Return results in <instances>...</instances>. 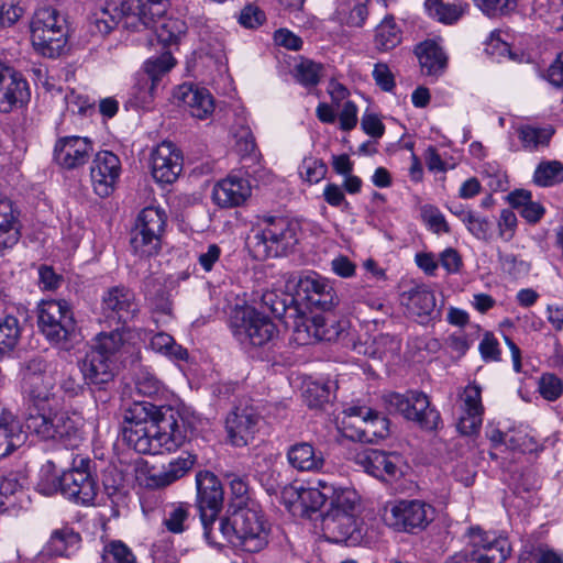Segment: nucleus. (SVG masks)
<instances>
[{
	"label": "nucleus",
	"instance_id": "59",
	"mask_svg": "<svg viewBox=\"0 0 563 563\" xmlns=\"http://www.w3.org/2000/svg\"><path fill=\"white\" fill-rule=\"evenodd\" d=\"M501 269L514 278H520L529 274L531 264L511 253H498Z\"/></svg>",
	"mask_w": 563,
	"mask_h": 563
},
{
	"label": "nucleus",
	"instance_id": "26",
	"mask_svg": "<svg viewBox=\"0 0 563 563\" xmlns=\"http://www.w3.org/2000/svg\"><path fill=\"white\" fill-rule=\"evenodd\" d=\"M175 98L199 120H205L214 111V100L208 89L194 85H180Z\"/></svg>",
	"mask_w": 563,
	"mask_h": 563
},
{
	"label": "nucleus",
	"instance_id": "16",
	"mask_svg": "<svg viewBox=\"0 0 563 563\" xmlns=\"http://www.w3.org/2000/svg\"><path fill=\"white\" fill-rule=\"evenodd\" d=\"M121 175L120 158L109 151L96 154L90 166V179L92 189L101 198L111 196Z\"/></svg>",
	"mask_w": 563,
	"mask_h": 563
},
{
	"label": "nucleus",
	"instance_id": "55",
	"mask_svg": "<svg viewBox=\"0 0 563 563\" xmlns=\"http://www.w3.org/2000/svg\"><path fill=\"white\" fill-rule=\"evenodd\" d=\"M23 494V487L16 474L10 473L0 481V506L9 509L16 505L18 495Z\"/></svg>",
	"mask_w": 563,
	"mask_h": 563
},
{
	"label": "nucleus",
	"instance_id": "46",
	"mask_svg": "<svg viewBox=\"0 0 563 563\" xmlns=\"http://www.w3.org/2000/svg\"><path fill=\"white\" fill-rule=\"evenodd\" d=\"M21 336L19 319L8 313L0 319V355L14 350Z\"/></svg>",
	"mask_w": 563,
	"mask_h": 563
},
{
	"label": "nucleus",
	"instance_id": "20",
	"mask_svg": "<svg viewBox=\"0 0 563 563\" xmlns=\"http://www.w3.org/2000/svg\"><path fill=\"white\" fill-rule=\"evenodd\" d=\"M151 170L159 184H172L178 178L183 170V159L172 142L164 141L152 151Z\"/></svg>",
	"mask_w": 563,
	"mask_h": 563
},
{
	"label": "nucleus",
	"instance_id": "56",
	"mask_svg": "<svg viewBox=\"0 0 563 563\" xmlns=\"http://www.w3.org/2000/svg\"><path fill=\"white\" fill-rule=\"evenodd\" d=\"M322 74V65L311 59H301L295 66L296 79L306 87L316 86Z\"/></svg>",
	"mask_w": 563,
	"mask_h": 563
},
{
	"label": "nucleus",
	"instance_id": "50",
	"mask_svg": "<svg viewBox=\"0 0 563 563\" xmlns=\"http://www.w3.org/2000/svg\"><path fill=\"white\" fill-rule=\"evenodd\" d=\"M131 246L134 253L141 257L155 255L161 249V235L155 233L152 235L134 228L131 236Z\"/></svg>",
	"mask_w": 563,
	"mask_h": 563
},
{
	"label": "nucleus",
	"instance_id": "45",
	"mask_svg": "<svg viewBox=\"0 0 563 563\" xmlns=\"http://www.w3.org/2000/svg\"><path fill=\"white\" fill-rule=\"evenodd\" d=\"M400 351V341L389 334H379L365 347L364 354L372 358L388 360Z\"/></svg>",
	"mask_w": 563,
	"mask_h": 563
},
{
	"label": "nucleus",
	"instance_id": "57",
	"mask_svg": "<svg viewBox=\"0 0 563 563\" xmlns=\"http://www.w3.org/2000/svg\"><path fill=\"white\" fill-rule=\"evenodd\" d=\"M420 214L424 224L435 234L450 233L451 229L443 213L433 205H423Z\"/></svg>",
	"mask_w": 563,
	"mask_h": 563
},
{
	"label": "nucleus",
	"instance_id": "52",
	"mask_svg": "<svg viewBox=\"0 0 563 563\" xmlns=\"http://www.w3.org/2000/svg\"><path fill=\"white\" fill-rule=\"evenodd\" d=\"M533 180L541 187H550L563 181V165L558 161L542 162L534 170Z\"/></svg>",
	"mask_w": 563,
	"mask_h": 563
},
{
	"label": "nucleus",
	"instance_id": "49",
	"mask_svg": "<svg viewBox=\"0 0 563 563\" xmlns=\"http://www.w3.org/2000/svg\"><path fill=\"white\" fill-rule=\"evenodd\" d=\"M124 345L123 332L117 328L111 332H101L95 339V344L91 346L104 356H109L114 361V356L121 351Z\"/></svg>",
	"mask_w": 563,
	"mask_h": 563
},
{
	"label": "nucleus",
	"instance_id": "25",
	"mask_svg": "<svg viewBox=\"0 0 563 563\" xmlns=\"http://www.w3.org/2000/svg\"><path fill=\"white\" fill-rule=\"evenodd\" d=\"M483 413L482 389L475 383L470 384L462 395V415L457 422L460 433L463 435L477 433L483 423Z\"/></svg>",
	"mask_w": 563,
	"mask_h": 563
},
{
	"label": "nucleus",
	"instance_id": "17",
	"mask_svg": "<svg viewBox=\"0 0 563 563\" xmlns=\"http://www.w3.org/2000/svg\"><path fill=\"white\" fill-rule=\"evenodd\" d=\"M101 311L107 319L125 324L139 311L134 292L123 285L109 287L101 297Z\"/></svg>",
	"mask_w": 563,
	"mask_h": 563
},
{
	"label": "nucleus",
	"instance_id": "15",
	"mask_svg": "<svg viewBox=\"0 0 563 563\" xmlns=\"http://www.w3.org/2000/svg\"><path fill=\"white\" fill-rule=\"evenodd\" d=\"M435 509L423 500L402 499L386 510V521L398 531L415 532L433 521Z\"/></svg>",
	"mask_w": 563,
	"mask_h": 563
},
{
	"label": "nucleus",
	"instance_id": "51",
	"mask_svg": "<svg viewBox=\"0 0 563 563\" xmlns=\"http://www.w3.org/2000/svg\"><path fill=\"white\" fill-rule=\"evenodd\" d=\"M317 322L321 323L318 329V341H339L344 340L349 332V322L345 320L327 319L323 316H317Z\"/></svg>",
	"mask_w": 563,
	"mask_h": 563
},
{
	"label": "nucleus",
	"instance_id": "13",
	"mask_svg": "<svg viewBox=\"0 0 563 563\" xmlns=\"http://www.w3.org/2000/svg\"><path fill=\"white\" fill-rule=\"evenodd\" d=\"M296 300L309 310L329 311L339 302L332 283L316 272L301 274L295 283Z\"/></svg>",
	"mask_w": 563,
	"mask_h": 563
},
{
	"label": "nucleus",
	"instance_id": "14",
	"mask_svg": "<svg viewBox=\"0 0 563 563\" xmlns=\"http://www.w3.org/2000/svg\"><path fill=\"white\" fill-rule=\"evenodd\" d=\"M254 240L257 252L269 257L282 256L297 243V225L285 218H268Z\"/></svg>",
	"mask_w": 563,
	"mask_h": 563
},
{
	"label": "nucleus",
	"instance_id": "23",
	"mask_svg": "<svg viewBox=\"0 0 563 563\" xmlns=\"http://www.w3.org/2000/svg\"><path fill=\"white\" fill-rule=\"evenodd\" d=\"M252 195L250 180L236 174H230L216 183L212 189V200L221 208L242 206Z\"/></svg>",
	"mask_w": 563,
	"mask_h": 563
},
{
	"label": "nucleus",
	"instance_id": "21",
	"mask_svg": "<svg viewBox=\"0 0 563 563\" xmlns=\"http://www.w3.org/2000/svg\"><path fill=\"white\" fill-rule=\"evenodd\" d=\"M29 97V85L23 76L0 63V112H11L26 102Z\"/></svg>",
	"mask_w": 563,
	"mask_h": 563
},
{
	"label": "nucleus",
	"instance_id": "2",
	"mask_svg": "<svg viewBox=\"0 0 563 563\" xmlns=\"http://www.w3.org/2000/svg\"><path fill=\"white\" fill-rule=\"evenodd\" d=\"M298 501L302 512L309 517L329 501V509L320 514L321 530L329 541L355 544L362 539L356 516L360 504L356 490L319 479L317 486L298 490Z\"/></svg>",
	"mask_w": 563,
	"mask_h": 563
},
{
	"label": "nucleus",
	"instance_id": "10",
	"mask_svg": "<svg viewBox=\"0 0 563 563\" xmlns=\"http://www.w3.org/2000/svg\"><path fill=\"white\" fill-rule=\"evenodd\" d=\"M343 412V434L353 441L372 443L385 439L389 433L388 420L372 408L350 406Z\"/></svg>",
	"mask_w": 563,
	"mask_h": 563
},
{
	"label": "nucleus",
	"instance_id": "47",
	"mask_svg": "<svg viewBox=\"0 0 563 563\" xmlns=\"http://www.w3.org/2000/svg\"><path fill=\"white\" fill-rule=\"evenodd\" d=\"M165 223L166 217L163 210L147 207L140 212L134 228L142 230V232L151 233L152 235L155 233L162 236Z\"/></svg>",
	"mask_w": 563,
	"mask_h": 563
},
{
	"label": "nucleus",
	"instance_id": "27",
	"mask_svg": "<svg viewBox=\"0 0 563 563\" xmlns=\"http://www.w3.org/2000/svg\"><path fill=\"white\" fill-rule=\"evenodd\" d=\"M80 371L86 383L103 385L114 376V361L91 347L80 363Z\"/></svg>",
	"mask_w": 563,
	"mask_h": 563
},
{
	"label": "nucleus",
	"instance_id": "44",
	"mask_svg": "<svg viewBox=\"0 0 563 563\" xmlns=\"http://www.w3.org/2000/svg\"><path fill=\"white\" fill-rule=\"evenodd\" d=\"M159 86L150 81L148 77L135 76V82L131 89L130 101L140 108H150L158 93Z\"/></svg>",
	"mask_w": 563,
	"mask_h": 563
},
{
	"label": "nucleus",
	"instance_id": "43",
	"mask_svg": "<svg viewBox=\"0 0 563 563\" xmlns=\"http://www.w3.org/2000/svg\"><path fill=\"white\" fill-rule=\"evenodd\" d=\"M150 346L154 352L174 361H186L188 358V351L177 344L174 338L165 332L153 334Z\"/></svg>",
	"mask_w": 563,
	"mask_h": 563
},
{
	"label": "nucleus",
	"instance_id": "48",
	"mask_svg": "<svg viewBox=\"0 0 563 563\" xmlns=\"http://www.w3.org/2000/svg\"><path fill=\"white\" fill-rule=\"evenodd\" d=\"M36 488L44 496L62 493V474L53 462L47 461L42 465Z\"/></svg>",
	"mask_w": 563,
	"mask_h": 563
},
{
	"label": "nucleus",
	"instance_id": "11",
	"mask_svg": "<svg viewBox=\"0 0 563 563\" xmlns=\"http://www.w3.org/2000/svg\"><path fill=\"white\" fill-rule=\"evenodd\" d=\"M197 499L203 533L208 541L214 542L213 525L223 506V488L220 479L209 471L196 474Z\"/></svg>",
	"mask_w": 563,
	"mask_h": 563
},
{
	"label": "nucleus",
	"instance_id": "31",
	"mask_svg": "<svg viewBox=\"0 0 563 563\" xmlns=\"http://www.w3.org/2000/svg\"><path fill=\"white\" fill-rule=\"evenodd\" d=\"M290 465L300 472L320 471L324 465L323 453L308 442L291 445L287 452Z\"/></svg>",
	"mask_w": 563,
	"mask_h": 563
},
{
	"label": "nucleus",
	"instance_id": "1",
	"mask_svg": "<svg viewBox=\"0 0 563 563\" xmlns=\"http://www.w3.org/2000/svg\"><path fill=\"white\" fill-rule=\"evenodd\" d=\"M122 434L134 451L152 455L173 453L187 439L181 418L147 401L134 402L125 410Z\"/></svg>",
	"mask_w": 563,
	"mask_h": 563
},
{
	"label": "nucleus",
	"instance_id": "60",
	"mask_svg": "<svg viewBox=\"0 0 563 563\" xmlns=\"http://www.w3.org/2000/svg\"><path fill=\"white\" fill-rule=\"evenodd\" d=\"M473 2L490 18L508 14L517 7V0H473Z\"/></svg>",
	"mask_w": 563,
	"mask_h": 563
},
{
	"label": "nucleus",
	"instance_id": "4",
	"mask_svg": "<svg viewBox=\"0 0 563 563\" xmlns=\"http://www.w3.org/2000/svg\"><path fill=\"white\" fill-rule=\"evenodd\" d=\"M167 7V0H122L120 11L126 29L154 30L158 42L170 45L180 38L186 26L178 19L165 18Z\"/></svg>",
	"mask_w": 563,
	"mask_h": 563
},
{
	"label": "nucleus",
	"instance_id": "37",
	"mask_svg": "<svg viewBox=\"0 0 563 563\" xmlns=\"http://www.w3.org/2000/svg\"><path fill=\"white\" fill-rule=\"evenodd\" d=\"M532 14L552 30L563 31V0H533Z\"/></svg>",
	"mask_w": 563,
	"mask_h": 563
},
{
	"label": "nucleus",
	"instance_id": "9",
	"mask_svg": "<svg viewBox=\"0 0 563 563\" xmlns=\"http://www.w3.org/2000/svg\"><path fill=\"white\" fill-rule=\"evenodd\" d=\"M510 554L508 540L481 528L470 530L468 545L449 556L445 563H504Z\"/></svg>",
	"mask_w": 563,
	"mask_h": 563
},
{
	"label": "nucleus",
	"instance_id": "34",
	"mask_svg": "<svg viewBox=\"0 0 563 563\" xmlns=\"http://www.w3.org/2000/svg\"><path fill=\"white\" fill-rule=\"evenodd\" d=\"M144 294L148 307L156 314L172 316L173 301L168 286L161 278H148L144 283Z\"/></svg>",
	"mask_w": 563,
	"mask_h": 563
},
{
	"label": "nucleus",
	"instance_id": "35",
	"mask_svg": "<svg viewBox=\"0 0 563 563\" xmlns=\"http://www.w3.org/2000/svg\"><path fill=\"white\" fill-rule=\"evenodd\" d=\"M80 541L79 533L65 526L52 532L44 551L51 556H70L79 548Z\"/></svg>",
	"mask_w": 563,
	"mask_h": 563
},
{
	"label": "nucleus",
	"instance_id": "33",
	"mask_svg": "<svg viewBox=\"0 0 563 563\" xmlns=\"http://www.w3.org/2000/svg\"><path fill=\"white\" fill-rule=\"evenodd\" d=\"M19 212L8 199L0 200V247L9 249L20 240Z\"/></svg>",
	"mask_w": 563,
	"mask_h": 563
},
{
	"label": "nucleus",
	"instance_id": "38",
	"mask_svg": "<svg viewBox=\"0 0 563 563\" xmlns=\"http://www.w3.org/2000/svg\"><path fill=\"white\" fill-rule=\"evenodd\" d=\"M191 506L187 503H170L165 506L163 526L168 532L179 534L188 529Z\"/></svg>",
	"mask_w": 563,
	"mask_h": 563
},
{
	"label": "nucleus",
	"instance_id": "61",
	"mask_svg": "<svg viewBox=\"0 0 563 563\" xmlns=\"http://www.w3.org/2000/svg\"><path fill=\"white\" fill-rule=\"evenodd\" d=\"M327 170V165L313 157H306L299 167L301 178L309 184H317L322 180Z\"/></svg>",
	"mask_w": 563,
	"mask_h": 563
},
{
	"label": "nucleus",
	"instance_id": "53",
	"mask_svg": "<svg viewBox=\"0 0 563 563\" xmlns=\"http://www.w3.org/2000/svg\"><path fill=\"white\" fill-rule=\"evenodd\" d=\"M101 563H136V558L124 542L111 540L103 545Z\"/></svg>",
	"mask_w": 563,
	"mask_h": 563
},
{
	"label": "nucleus",
	"instance_id": "29",
	"mask_svg": "<svg viewBox=\"0 0 563 563\" xmlns=\"http://www.w3.org/2000/svg\"><path fill=\"white\" fill-rule=\"evenodd\" d=\"M400 300L410 314L420 318V322L431 319L435 311V296L426 285H418L404 291Z\"/></svg>",
	"mask_w": 563,
	"mask_h": 563
},
{
	"label": "nucleus",
	"instance_id": "7",
	"mask_svg": "<svg viewBox=\"0 0 563 563\" xmlns=\"http://www.w3.org/2000/svg\"><path fill=\"white\" fill-rule=\"evenodd\" d=\"M56 366L43 358H32L22 368V390L30 412L49 409L55 402Z\"/></svg>",
	"mask_w": 563,
	"mask_h": 563
},
{
	"label": "nucleus",
	"instance_id": "3",
	"mask_svg": "<svg viewBox=\"0 0 563 563\" xmlns=\"http://www.w3.org/2000/svg\"><path fill=\"white\" fill-rule=\"evenodd\" d=\"M219 531L234 547L249 553H257L266 548L271 527L260 505L247 501L239 505L219 522Z\"/></svg>",
	"mask_w": 563,
	"mask_h": 563
},
{
	"label": "nucleus",
	"instance_id": "54",
	"mask_svg": "<svg viewBox=\"0 0 563 563\" xmlns=\"http://www.w3.org/2000/svg\"><path fill=\"white\" fill-rule=\"evenodd\" d=\"M518 134L523 148L527 151H534L548 145L550 137L552 136V131L549 129H539L527 125L520 128Z\"/></svg>",
	"mask_w": 563,
	"mask_h": 563
},
{
	"label": "nucleus",
	"instance_id": "12",
	"mask_svg": "<svg viewBox=\"0 0 563 563\" xmlns=\"http://www.w3.org/2000/svg\"><path fill=\"white\" fill-rule=\"evenodd\" d=\"M383 400L390 413H400L427 430L438 428L440 413L430 406L426 394L412 390L406 395L388 393L383 396Z\"/></svg>",
	"mask_w": 563,
	"mask_h": 563
},
{
	"label": "nucleus",
	"instance_id": "40",
	"mask_svg": "<svg viewBox=\"0 0 563 563\" xmlns=\"http://www.w3.org/2000/svg\"><path fill=\"white\" fill-rule=\"evenodd\" d=\"M64 21L59 18L57 11L51 7L36 10L31 21V40L42 43L46 30L63 26Z\"/></svg>",
	"mask_w": 563,
	"mask_h": 563
},
{
	"label": "nucleus",
	"instance_id": "6",
	"mask_svg": "<svg viewBox=\"0 0 563 563\" xmlns=\"http://www.w3.org/2000/svg\"><path fill=\"white\" fill-rule=\"evenodd\" d=\"M37 324L42 334L55 346L69 351L80 341V333L69 303L44 300L38 306Z\"/></svg>",
	"mask_w": 563,
	"mask_h": 563
},
{
	"label": "nucleus",
	"instance_id": "22",
	"mask_svg": "<svg viewBox=\"0 0 563 563\" xmlns=\"http://www.w3.org/2000/svg\"><path fill=\"white\" fill-rule=\"evenodd\" d=\"M92 152L93 146L89 139L75 135L64 136L55 143L54 158L59 166L75 169L84 166Z\"/></svg>",
	"mask_w": 563,
	"mask_h": 563
},
{
	"label": "nucleus",
	"instance_id": "32",
	"mask_svg": "<svg viewBox=\"0 0 563 563\" xmlns=\"http://www.w3.org/2000/svg\"><path fill=\"white\" fill-rule=\"evenodd\" d=\"M24 439L20 421L10 411L0 408V459L11 454Z\"/></svg>",
	"mask_w": 563,
	"mask_h": 563
},
{
	"label": "nucleus",
	"instance_id": "28",
	"mask_svg": "<svg viewBox=\"0 0 563 563\" xmlns=\"http://www.w3.org/2000/svg\"><path fill=\"white\" fill-rule=\"evenodd\" d=\"M195 462V455L183 452L178 457L164 465L162 470H153L148 475L147 485L155 488L166 487L185 476L192 468Z\"/></svg>",
	"mask_w": 563,
	"mask_h": 563
},
{
	"label": "nucleus",
	"instance_id": "30",
	"mask_svg": "<svg viewBox=\"0 0 563 563\" xmlns=\"http://www.w3.org/2000/svg\"><path fill=\"white\" fill-rule=\"evenodd\" d=\"M422 74L427 76H441L448 65V56L442 47L434 41L428 40L416 47Z\"/></svg>",
	"mask_w": 563,
	"mask_h": 563
},
{
	"label": "nucleus",
	"instance_id": "62",
	"mask_svg": "<svg viewBox=\"0 0 563 563\" xmlns=\"http://www.w3.org/2000/svg\"><path fill=\"white\" fill-rule=\"evenodd\" d=\"M539 391L544 399L554 401L563 394V382L556 375L545 373L539 379Z\"/></svg>",
	"mask_w": 563,
	"mask_h": 563
},
{
	"label": "nucleus",
	"instance_id": "36",
	"mask_svg": "<svg viewBox=\"0 0 563 563\" xmlns=\"http://www.w3.org/2000/svg\"><path fill=\"white\" fill-rule=\"evenodd\" d=\"M424 5L430 16L445 24L455 23L470 9L468 3L461 0H426Z\"/></svg>",
	"mask_w": 563,
	"mask_h": 563
},
{
	"label": "nucleus",
	"instance_id": "24",
	"mask_svg": "<svg viewBox=\"0 0 563 563\" xmlns=\"http://www.w3.org/2000/svg\"><path fill=\"white\" fill-rule=\"evenodd\" d=\"M356 462L366 473L377 478H396L401 474V457L396 453L368 449L357 454Z\"/></svg>",
	"mask_w": 563,
	"mask_h": 563
},
{
	"label": "nucleus",
	"instance_id": "41",
	"mask_svg": "<svg viewBox=\"0 0 563 563\" xmlns=\"http://www.w3.org/2000/svg\"><path fill=\"white\" fill-rule=\"evenodd\" d=\"M67 43L65 27L58 26L46 30L42 43L32 40L34 48L43 56L54 58L60 55Z\"/></svg>",
	"mask_w": 563,
	"mask_h": 563
},
{
	"label": "nucleus",
	"instance_id": "18",
	"mask_svg": "<svg viewBox=\"0 0 563 563\" xmlns=\"http://www.w3.org/2000/svg\"><path fill=\"white\" fill-rule=\"evenodd\" d=\"M261 416L251 406L235 407L225 419V430L230 443L245 446L254 440L258 431Z\"/></svg>",
	"mask_w": 563,
	"mask_h": 563
},
{
	"label": "nucleus",
	"instance_id": "19",
	"mask_svg": "<svg viewBox=\"0 0 563 563\" xmlns=\"http://www.w3.org/2000/svg\"><path fill=\"white\" fill-rule=\"evenodd\" d=\"M98 494V485L91 474L76 467L62 474V495L68 500L82 506L93 504Z\"/></svg>",
	"mask_w": 563,
	"mask_h": 563
},
{
	"label": "nucleus",
	"instance_id": "5",
	"mask_svg": "<svg viewBox=\"0 0 563 563\" xmlns=\"http://www.w3.org/2000/svg\"><path fill=\"white\" fill-rule=\"evenodd\" d=\"M26 429L43 441H49L65 449H76L84 441L85 420L77 411L44 409L29 412Z\"/></svg>",
	"mask_w": 563,
	"mask_h": 563
},
{
	"label": "nucleus",
	"instance_id": "64",
	"mask_svg": "<svg viewBox=\"0 0 563 563\" xmlns=\"http://www.w3.org/2000/svg\"><path fill=\"white\" fill-rule=\"evenodd\" d=\"M286 301L283 294L273 290L263 292L261 298L262 306L278 318L285 316L289 310Z\"/></svg>",
	"mask_w": 563,
	"mask_h": 563
},
{
	"label": "nucleus",
	"instance_id": "8",
	"mask_svg": "<svg viewBox=\"0 0 563 563\" xmlns=\"http://www.w3.org/2000/svg\"><path fill=\"white\" fill-rule=\"evenodd\" d=\"M233 336L244 346H264L278 334L273 320L251 306H236L230 316Z\"/></svg>",
	"mask_w": 563,
	"mask_h": 563
},
{
	"label": "nucleus",
	"instance_id": "63",
	"mask_svg": "<svg viewBox=\"0 0 563 563\" xmlns=\"http://www.w3.org/2000/svg\"><path fill=\"white\" fill-rule=\"evenodd\" d=\"M468 232L478 240L487 241L490 236L492 222L474 211L464 223Z\"/></svg>",
	"mask_w": 563,
	"mask_h": 563
},
{
	"label": "nucleus",
	"instance_id": "42",
	"mask_svg": "<svg viewBox=\"0 0 563 563\" xmlns=\"http://www.w3.org/2000/svg\"><path fill=\"white\" fill-rule=\"evenodd\" d=\"M401 42V30L393 18L384 19L375 31V46L378 51L387 52Z\"/></svg>",
	"mask_w": 563,
	"mask_h": 563
},
{
	"label": "nucleus",
	"instance_id": "39",
	"mask_svg": "<svg viewBox=\"0 0 563 563\" xmlns=\"http://www.w3.org/2000/svg\"><path fill=\"white\" fill-rule=\"evenodd\" d=\"M176 60L169 52H165L159 56L150 57L143 64L142 70L139 71L142 77H148V80L162 86L163 78L175 66Z\"/></svg>",
	"mask_w": 563,
	"mask_h": 563
},
{
	"label": "nucleus",
	"instance_id": "58",
	"mask_svg": "<svg viewBox=\"0 0 563 563\" xmlns=\"http://www.w3.org/2000/svg\"><path fill=\"white\" fill-rule=\"evenodd\" d=\"M321 323L317 322V316L307 319H300L296 322L292 339L299 345H307L318 341L317 334Z\"/></svg>",
	"mask_w": 563,
	"mask_h": 563
}]
</instances>
